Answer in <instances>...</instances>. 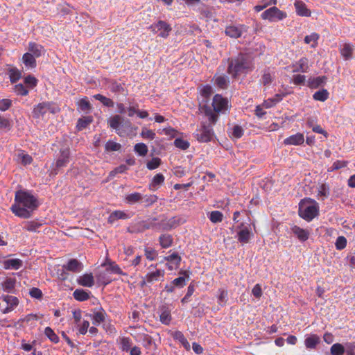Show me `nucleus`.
<instances>
[{
  "mask_svg": "<svg viewBox=\"0 0 355 355\" xmlns=\"http://www.w3.org/2000/svg\"><path fill=\"white\" fill-rule=\"evenodd\" d=\"M15 203L12 205V211L17 216L28 218L32 211L39 206L37 198L31 193L24 190L16 191L15 196Z\"/></svg>",
  "mask_w": 355,
  "mask_h": 355,
  "instance_id": "obj_1",
  "label": "nucleus"
},
{
  "mask_svg": "<svg viewBox=\"0 0 355 355\" xmlns=\"http://www.w3.org/2000/svg\"><path fill=\"white\" fill-rule=\"evenodd\" d=\"M227 100L221 95L216 94L212 101L213 109L207 105L201 107V112L207 117L211 124H215L218 119V113L227 109Z\"/></svg>",
  "mask_w": 355,
  "mask_h": 355,
  "instance_id": "obj_2",
  "label": "nucleus"
},
{
  "mask_svg": "<svg viewBox=\"0 0 355 355\" xmlns=\"http://www.w3.org/2000/svg\"><path fill=\"white\" fill-rule=\"evenodd\" d=\"M252 67V61L247 54L239 53L236 58L230 60L227 72L236 78L238 75L245 73Z\"/></svg>",
  "mask_w": 355,
  "mask_h": 355,
  "instance_id": "obj_3",
  "label": "nucleus"
},
{
  "mask_svg": "<svg viewBox=\"0 0 355 355\" xmlns=\"http://www.w3.org/2000/svg\"><path fill=\"white\" fill-rule=\"evenodd\" d=\"M59 111V107L56 106L54 103L44 101L34 106L32 111V114L34 119H38L43 116L47 112H49L52 114H55Z\"/></svg>",
  "mask_w": 355,
  "mask_h": 355,
  "instance_id": "obj_4",
  "label": "nucleus"
},
{
  "mask_svg": "<svg viewBox=\"0 0 355 355\" xmlns=\"http://www.w3.org/2000/svg\"><path fill=\"white\" fill-rule=\"evenodd\" d=\"M214 124H211L210 121L207 125L205 123H203L201 128L197 130L196 134V138L198 141L200 142H208L210 141L214 134L212 130V125Z\"/></svg>",
  "mask_w": 355,
  "mask_h": 355,
  "instance_id": "obj_5",
  "label": "nucleus"
},
{
  "mask_svg": "<svg viewBox=\"0 0 355 355\" xmlns=\"http://www.w3.org/2000/svg\"><path fill=\"white\" fill-rule=\"evenodd\" d=\"M319 207L316 202L313 201V205H308L304 209L300 207L299 215L301 218L307 221H311L318 215Z\"/></svg>",
  "mask_w": 355,
  "mask_h": 355,
  "instance_id": "obj_6",
  "label": "nucleus"
},
{
  "mask_svg": "<svg viewBox=\"0 0 355 355\" xmlns=\"http://www.w3.org/2000/svg\"><path fill=\"white\" fill-rule=\"evenodd\" d=\"M286 17V13L279 10L276 6H273L267 9L261 14L262 19H268L270 21L282 20L283 19H285Z\"/></svg>",
  "mask_w": 355,
  "mask_h": 355,
  "instance_id": "obj_7",
  "label": "nucleus"
},
{
  "mask_svg": "<svg viewBox=\"0 0 355 355\" xmlns=\"http://www.w3.org/2000/svg\"><path fill=\"white\" fill-rule=\"evenodd\" d=\"M237 239L241 243H248L253 236V233L250 224L241 223L238 225Z\"/></svg>",
  "mask_w": 355,
  "mask_h": 355,
  "instance_id": "obj_8",
  "label": "nucleus"
},
{
  "mask_svg": "<svg viewBox=\"0 0 355 355\" xmlns=\"http://www.w3.org/2000/svg\"><path fill=\"white\" fill-rule=\"evenodd\" d=\"M149 29L153 33L159 31V36L162 38L168 37L170 32L172 31L171 25L163 20H159L157 23L150 25Z\"/></svg>",
  "mask_w": 355,
  "mask_h": 355,
  "instance_id": "obj_9",
  "label": "nucleus"
},
{
  "mask_svg": "<svg viewBox=\"0 0 355 355\" xmlns=\"http://www.w3.org/2000/svg\"><path fill=\"white\" fill-rule=\"evenodd\" d=\"M180 225V219L172 217L168 220L159 221V230L168 231L177 227Z\"/></svg>",
  "mask_w": 355,
  "mask_h": 355,
  "instance_id": "obj_10",
  "label": "nucleus"
},
{
  "mask_svg": "<svg viewBox=\"0 0 355 355\" xmlns=\"http://www.w3.org/2000/svg\"><path fill=\"white\" fill-rule=\"evenodd\" d=\"M63 270L73 272H78L83 270V265L76 259H70L66 265H63Z\"/></svg>",
  "mask_w": 355,
  "mask_h": 355,
  "instance_id": "obj_11",
  "label": "nucleus"
},
{
  "mask_svg": "<svg viewBox=\"0 0 355 355\" xmlns=\"http://www.w3.org/2000/svg\"><path fill=\"white\" fill-rule=\"evenodd\" d=\"M291 232L293 234H294L297 237V239L300 241H302V242L306 241L309 239V235H310V232H309V230L302 229L300 227L297 226V225H294L291 228Z\"/></svg>",
  "mask_w": 355,
  "mask_h": 355,
  "instance_id": "obj_12",
  "label": "nucleus"
},
{
  "mask_svg": "<svg viewBox=\"0 0 355 355\" xmlns=\"http://www.w3.org/2000/svg\"><path fill=\"white\" fill-rule=\"evenodd\" d=\"M296 12L298 15L302 17H310L311 12L307 8L306 4L300 0H297L294 3Z\"/></svg>",
  "mask_w": 355,
  "mask_h": 355,
  "instance_id": "obj_13",
  "label": "nucleus"
},
{
  "mask_svg": "<svg viewBox=\"0 0 355 355\" xmlns=\"http://www.w3.org/2000/svg\"><path fill=\"white\" fill-rule=\"evenodd\" d=\"M304 141V137L303 134L297 133L285 139L284 143L286 145H300L303 144Z\"/></svg>",
  "mask_w": 355,
  "mask_h": 355,
  "instance_id": "obj_14",
  "label": "nucleus"
},
{
  "mask_svg": "<svg viewBox=\"0 0 355 355\" xmlns=\"http://www.w3.org/2000/svg\"><path fill=\"white\" fill-rule=\"evenodd\" d=\"M261 73V83L264 86L270 85L274 78V71H271L270 68H266Z\"/></svg>",
  "mask_w": 355,
  "mask_h": 355,
  "instance_id": "obj_15",
  "label": "nucleus"
},
{
  "mask_svg": "<svg viewBox=\"0 0 355 355\" xmlns=\"http://www.w3.org/2000/svg\"><path fill=\"white\" fill-rule=\"evenodd\" d=\"M78 284L85 287H92L94 284V277L92 273L84 274L80 276L77 280Z\"/></svg>",
  "mask_w": 355,
  "mask_h": 355,
  "instance_id": "obj_16",
  "label": "nucleus"
},
{
  "mask_svg": "<svg viewBox=\"0 0 355 355\" xmlns=\"http://www.w3.org/2000/svg\"><path fill=\"white\" fill-rule=\"evenodd\" d=\"M146 230H148V227L145 220L139 221L128 227V232L131 234L141 233Z\"/></svg>",
  "mask_w": 355,
  "mask_h": 355,
  "instance_id": "obj_17",
  "label": "nucleus"
},
{
  "mask_svg": "<svg viewBox=\"0 0 355 355\" xmlns=\"http://www.w3.org/2000/svg\"><path fill=\"white\" fill-rule=\"evenodd\" d=\"M69 162V157H62L57 160L56 163L52 164L51 175L58 174L59 170L67 166Z\"/></svg>",
  "mask_w": 355,
  "mask_h": 355,
  "instance_id": "obj_18",
  "label": "nucleus"
},
{
  "mask_svg": "<svg viewBox=\"0 0 355 355\" xmlns=\"http://www.w3.org/2000/svg\"><path fill=\"white\" fill-rule=\"evenodd\" d=\"M121 119L122 117L120 115L116 114L113 116L108 120V123L110 128L114 129L116 130V132L120 136L122 135L121 131L119 128L121 123Z\"/></svg>",
  "mask_w": 355,
  "mask_h": 355,
  "instance_id": "obj_19",
  "label": "nucleus"
},
{
  "mask_svg": "<svg viewBox=\"0 0 355 355\" xmlns=\"http://www.w3.org/2000/svg\"><path fill=\"white\" fill-rule=\"evenodd\" d=\"M23 265V262L19 259H8L5 260L3 261V268L6 270L8 269H14V270H18Z\"/></svg>",
  "mask_w": 355,
  "mask_h": 355,
  "instance_id": "obj_20",
  "label": "nucleus"
},
{
  "mask_svg": "<svg viewBox=\"0 0 355 355\" xmlns=\"http://www.w3.org/2000/svg\"><path fill=\"white\" fill-rule=\"evenodd\" d=\"M16 282L15 278L6 277L1 283L3 290L6 293H14Z\"/></svg>",
  "mask_w": 355,
  "mask_h": 355,
  "instance_id": "obj_21",
  "label": "nucleus"
},
{
  "mask_svg": "<svg viewBox=\"0 0 355 355\" xmlns=\"http://www.w3.org/2000/svg\"><path fill=\"white\" fill-rule=\"evenodd\" d=\"M293 72H306L309 69L308 60L306 58H302L297 62L293 64Z\"/></svg>",
  "mask_w": 355,
  "mask_h": 355,
  "instance_id": "obj_22",
  "label": "nucleus"
},
{
  "mask_svg": "<svg viewBox=\"0 0 355 355\" xmlns=\"http://www.w3.org/2000/svg\"><path fill=\"white\" fill-rule=\"evenodd\" d=\"M225 34L232 38H239L243 33V30L241 27L235 26H229L225 28Z\"/></svg>",
  "mask_w": 355,
  "mask_h": 355,
  "instance_id": "obj_23",
  "label": "nucleus"
},
{
  "mask_svg": "<svg viewBox=\"0 0 355 355\" xmlns=\"http://www.w3.org/2000/svg\"><path fill=\"white\" fill-rule=\"evenodd\" d=\"M128 218L129 216L125 212L120 210H116L110 214V215L108 217L107 222L110 224H112L119 219H127Z\"/></svg>",
  "mask_w": 355,
  "mask_h": 355,
  "instance_id": "obj_24",
  "label": "nucleus"
},
{
  "mask_svg": "<svg viewBox=\"0 0 355 355\" xmlns=\"http://www.w3.org/2000/svg\"><path fill=\"white\" fill-rule=\"evenodd\" d=\"M28 53L33 54L35 57L39 58L42 55L44 47L35 42H30L28 44Z\"/></svg>",
  "mask_w": 355,
  "mask_h": 355,
  "instance_id": "obj_25",
  "label": "nucleus"
},
{
  "mask_svg": "<svg viewBox=\"0 0 355 355\" xmlns=\"http://www.w3.org/2000/svg\"><path fill=\"white\" fill-rule=\"evenodd\" d=\"M35 58L31 53H26L23 55L22 61L26 67L29 68H35L37 65Z\"/></svg>",
  "mask_w": 355,
  "mask_h": 355,
  "instance_id": "obj_26",
  "label": "nucleus"
},
{
  "mask_svg": "<svg viewBox=\"0 0 355 355\" xmlns=\"http://www.w3.org/2000/svg\"><path fill=\"white\" fill-rule=\"evenodd\" d=\"M92 116H83L78 120L76 128L78 131L85 129L89 125L93 122Z\"/></svg>",
  "mask_w": 355,
  "mask_h": 355,
  "instance_id": "obj_27",
  "label": "nucleus"
},
{
  "mask_svg": "<svg viewBox=\"0 0 355 355\" xmlns=\"http://www.w3.org/2000/svg\"><path fill=\"white\" fill-rule=\"evenodd\" d=\"M164 275V270H157L155 272L148 273L146 275L145 279L147 283H153L155 281H158L161 277Z\"/></svg>",
  "mask_w": 355,
  "mask_h": 355,
  "instance_id": "obj_28",
  "label": "nucleus"
},
{
  "mask_svg": "<svg viewBox=\"0 0 355 355\" xmlns=\"http://www.w3.org/2000/svg\"><path fill=\"white\" fill-rule=\"evenodd\" d=\"M172 336L175 340H178L187 350L190 349L189 343L181 331H175L172 334Z\"/></svg>",
  "mask_w": 355,
  "mask_h": 355,
  "instance_id": "obj_29",
  "label": "nucleus"
},
{
  "mask_svg": "<svg viewBox=\"0 0 355 355\" xmlns=\"http://www.w3.org/2000/svg\"><path fill=\"white\" fill-rule=\"evenodd\" d=\"M159 241L162 248H168L172 245L173 243V239L171 235L164 234L160 235Z\"/></svg>",
  "mask_w": 355,
  "mask_h": 355,
  "instance_id": "obj_30",
  "label": "nucleus"
},
{
  "mask_svg": "<svg viewBox=\"0 0 355 355\" xmlns=\"http://www.w3.org/2000/svg\"><path fill=\"white\" fill-rule=\"evenodd\" d=\"M346 343L344 345L340 343H335L331 347L330 352L331 355H343L345 353H346Z\"/></svg>",
  "mask_w": 355,
  "mask_h": 355,
  "instance_id": "obj_31",
  "label": "nucleus"
},
{
  "mask_svg": "<svg viewBox=\"0 0 355 355\" xmlns=\"http://www.w3.org/2000/svg\"><path fill=\"white\" fill-rule=\"evenodd\" d=\"M327 80L326 76H318L313 78H309L308 80V86L311 88H318L323 85Z\"/></svg>",
  "mask_w": 355,
  "mask_h": 355,
  "instance_id": "obj_32",
  "label": "nucleus"
},
{
  "mask_svg": "<svg viewBox=\"0 0 355 355\" xmlns=\"http://www.w3.org/2000/svg\"><path fill=\"white\" fill-rule=\"evenodd\" d=\"M320 343V338L315 334H312L305 339L304 343L306 348L314 349Z\"/></svg>",
  "mask_w": 355,
  "mask_h": 355,
  "instance_id": "obj_33",
  "label": "nucleus"
},
{
  "mask_svg": "<svg viewBox=\"0 0 355 355\" xmlns=\"http://www.w3.org/2000/svg\"><path fill=\"white\" fill-rule=\"evenodd\" d=\"M171 315L170 310L166 306L162 308V313L159 315V320L162 324H169L171 321Z\"/></svg>",
  "mask_w": 355,
  "mask_h": 355,
  "instance_id": "obj_34",
  "label": "nucleus"
},
{
  "mask_svg": "<svg viewBox=\"0 0 355 355\" xmlns=\"http://www.w3.org/2000/svg\"><path fill=\"white\" fill-rule=\"evenodd\" d=\"M89 293L83 289H76L73 293L75 300L80 302L87 300L89 298Z\"/></svg>",
  "mask_w": 355,
  "mask_h": 355,
  "instance_id": "obj_35",
  "label": "nucleus"
},
{
  "mask_svg": "<svg viewBox=\"0 0 355 355\" xmlns=\"http://www.w3.org/2000/svg\"><path fill=\"white\" fill-rule=\"evenodd\" d=\"M329 96V93L326 89H322L320 90L317 91L313 95V98L315 101H318L321 102H324L328 99Z\"/></svg>",
  "mask_w": 355,
  "mask_h": 355,
  "instance_id": "obj_36",
  "label": "nucleus"
},
{
  "mask_svg": "<svg viewBox=\"0 0 355 355\" xmlns=\"http://www.w3.org/2000/svg\"><path fill=\"white\" fill-rule=\"evenodd\" d=\"M200 13L207 19H211L214 17V8L203 5L199 8Z\"/></svg>",
  "mask_w": 355,
  "mask_h": 355,
  "instance_id": "obj_37",
  "label": "nucleus"
},
{
  "mask_svg": "<svg viewBox=\"0 0 355 355\" xmlns=\"http://www.w3.org/2000/svg\"><path fill=\"white\" fill-rule=\"evenodd\" d=\"M164 176L161 173L156 174L150 184V189L155 190L158 186H160L164 181Z\"/></svg>",
  "mask_w": 355,
  "mask_h": 355,
  "instance_id": "obj_38",
  "label": "nucleus"
},
{
  "mask_svg": "<svg viewBox=\"0 0 355 355\" xmlns=\"http://www.w3.org/2000/svg\"><path fill=\"white\" fill-rule=\"evenodd\" d=\"M8 73L10 82L12 83H16L21 77V72L16 67H11L8 69Z\"/></svg>",
  "mask_w": 355,
  "mask_h": 355,
  "instance_id": "obj_39",
  "label": "nucleus"
},
{
  "mask_svg": "<svg viewBox=\"0 0 355 355\" xmlns=\"http://www.w3.org/2000/svg\"><path fill=\"white\" fill-rule=\"evenodd\" d=\"M42 225V223L37 220L27 221L25 223L24 229L28 232H37V229H39Z\"/></svg>",
  "mask_w": 355,
  "mask_h": 355,
  "instance_id": "obj_40",
  "label": "nucleus"
},
{
  "mask_svg": "<svg viewBox=\"0 0 355 355\" xmlns=\"http://www.w3.org/2000/svg\"><path fill=\"white\" fill-rule=\"evenodd\" d=\"M94 98L96 100L101 101L103 104V105H105L106 107H114V101L111 98H107L102 94H95L94 96Z\"/></svg>",
  "mask_w": 355,
  "mask_h": 355,
  "instance_id": "obj_41",
  "label": "nucleus"
},
{
  "mask_svg": "<svg viewBox=\"0 0 355 355\" xmlns=\"http://www.w3.org/2000/svg\"><path fill=\"white\" fill-rule=\"evenodd\" d=\"M142 195L140 193H132L125 196V202L128 204H135L141 202Z\"/></svg>",
  "mask_w": 355,
  "mask_h": 355,
  "instance_id": "obj_42",
  "label": "nucleus"
},
{
  "mask_svg": "<svg viewBox=\"0 0 355 355\" xmlns=\"http://www.w3.org/2000/svg\"><path fill=\"white\" fill-rule=\"evenodd\" d=\"M320 36L316 33H313L309 35H306L304 37V42L306 44H311V46L312 48H315L318 45V40L319 39Z\"/></svg>",
  "mask_w": 355,
  "mask_h": 355,
  "instance_id": "obj_43",
  "label": "nucleus"
},
{
  "mask_svg": "<svg viewBox=\"0 0 355 355\" xmlns=\"http://www.w3.org/2000/svg\"><path fill=\"white\" fill-rule=\"evenodd\" d=\"M79 108L86 113H88L92 108L90 102L87 97L81 98L78 103Z\"/></svg>",
  "mask_w": 355,
  "mask_h": 355,
  "instance_id": "obj_44",
  "label": "nucleus"
},
{
  "mask_svg": "<svg viewBox=\"0 0 355 355\" xmlns=\"http://www.w3.org/2000/svg\"><path fill=\"white\" fill-rule=\"evenodd\" d=\"M93 323L98 325L105 320V311L101 308V311L94 312L92 315Z\"/></svg>",
  "mask_w": 355,
  "mask_h": 355,
  "instance_id": "obj_45",
  "label": "nucleus"
},
{
  "mask_svg": "<svg viewBox=\"0 0 355 355\" xmlns=\"http://www.w3.org/2000/svg\"><path fill=\"white\" fill-rule=\"evenodd\" d=\"M44 334L51 342L54 343H58L59 342V337L51 327H47L45 328Z\"/></svg>",
  "mask_w": 355,
  "mask_h": 355,
  "instance_id": "obj_46",
  "label": "nucleus"
},
{
  "mask_svg": "<svg viewBox=\"0 0 355 355\" xmlns=\"http://www.w3.org/2000/svg\"><path fill=\"white\" fill-rule=\"evenodd\" d=\"M128 167L125 164H121L120 166L114 168L112 171H111L108 175L107 179L112 180L116 174L123 173L128 170Z\"/></svg>",
  "mask_w": 355,
  "mask_h": 355,
  "instance_id": "obj_47",
  "label": "nucleus"
},
{
  "mask_svg": "<svg viewBox=\"0 0 355 355\" xmlns=\"http://www.w3.org/2000/svg\"><path fill=\"white\" fill-rule=\"evenodd\" d=\"M353 49L350 44H345L340 50L341 55L345 60H349L352 57Z\"/></svg>",
  "mask_w": 355,
  "mask_h": 355,
  "instance_id": "obj_48",
  "label": "nucleus"
},
{
  "mask_svg": "<svg viewBox=\"0 0 355 355\" xmlns=\"http://www.w3.org/2000/svg\"><path fill=\"white\" fill-rule=\"evenodd\" d=\"M155 132L146 127L141 128V136L143 139L153 140L155 138Z\"/></svg>",
  "mask_w": 355,
  "mask_h": 355,
  "instance_id": "obj_49",
  "label": "nucleus"
},
{
  "mask_svg": "<svg viewBox=\"0 0 355 355\" xmlns=\"http://www.w3.org/2000/svg\"><path fill=\"white\" fill-rule=\"evenodd\" d=\"M157 200V197L155 195H146L142 196L141 202L144 203L146 207H148Z\"/></svg>",
  "mask_w": 355,
  "mask_h": 355,
  "instance_id": "obj_50",
  "label": "nucleus"
},
{
  "mask_svg": "<svg viewBox=\"0 0 355 355\" xmlns=\"http://www.w3.org/2000/svg\"><path fill=\"white\" fill-rule=\"evenodd\" d=\"M3 300L5 301L8 306L15 308L19 304V300L17 297L12 295H4L3 296Z\"/></svg>",
  "mask_w": 355,
  "mask_h": 355,
  "instance_id": "obj_51",
  "label": "nucleus"
},
{
  "mask_svg": "<svg viewBox=\"0 0 355 355\" xmlns=\"http://www.w3.org/2000/svg\"><path fill=\"white\" fill-rule=\"evenodd\" d=\"M14 92L19 96H26L28 94L27 88L21 83L15 85L14 87Z\"/></svg>",
  "mask_w": 355,
  "mask_h": 355,
  "instance_id": "obj_52",
  "label": "nucleus"
},
{
  "mask_svg": "<svg viewBox=\"0 0 355 355\" xmlns=\"http://www.w3.org/2000/svg\"><path fill=\"white\" fill-rule=\"evenodd\" d=\"M223 217V215L220 211H213L210 213L209 220L214 223H217L222 221Z\"/></svg>",
  "mask_w": 355,
  "mask_h": 355,
  "instance_id": "obj_53",
  "label": "nucleus"
},
{
  "mask_svg": "<svg viewBox=\"0 0 355 355\" xmlns=\"http://www.w3.org/2000/svg\"><path fill=\"white\" fill-rule=\"evenodd\" d=\"M164 259L168 261L174 263L177 267L180 265L182 260L181 257L178 254V252H173L171 255L164 257Z\"/></svg>",
  "mask_w": 355,
  "mask_h": 355,
  "instance_id": "obj_54",
  "label": "nucleus"
},
{
  "mask_svg": "<svg viewBox=\"0 0 355 355\" xmlns=\"http://www.w3.org/2000/svg\"><path fill=\"white\" fill-rule=\"evenodd\" d=\"M174 146L180 149L186 150L189 146V143L183 139L177 138L174 141Z\"/></svg>",
  "mask_w": 355,
  "mask_h": 355,
  "instance_id": "obj_55",
  "label": "nucleus"
},
{
  "mask_svg": "<svg viewBox=\"0 0 355 355\" xmlns=\"http://www.w3.org/2000/svg\"><path fill=\"white\" fill-rule=\"evenodd\" d=\"M161 164V159L158 157H153V159L147 162V168L149 170L157 168Z\"/></svg>",
  "mask_w": 355,
  "mask_h": 355,
  "instance_id": "obj_56",
  "label": "nucleus"
},
{
  "mask_svg": "<svg viewBox=\"0 0 355 355\" xmlns=\"http://www.w3.org/2000/svg\"><path fill=\"white\" fill-rule=\"evenodd\" d=\"M195 291V286L191 284L187 288V292L185 296L181 300L182 304H184L190 301V297L193 294Z\"/></svg>",
  "mask_w": 355,
  "mask_h": 355,
  "instance_id": "obj_57",
  "label": "nucleus"
},
{
  "mask_svg": "<svg viewBox=\"0 0 355 355\" xmlns=\"http://www.w3.org/2000/svg\"><path fill=\"white\" fill-rule=\"evenodd\" d=\"M347 245V239L343 236H339L335 243L336 248L338 250H343Z\"/></svg>",
  "mask_w": 355,
  "mask_h": 355,
  "instance_id": "obj_58",
  "label": "nucleus"
},
{
  "mask_svg": "<svg viewBox=\"0 0 355 355\" xmlns=\"http://www.w3.org/2000/svg\"><path fill=\"white\" fill-rule=\"evenodd\" d=\"M135 150L139 155H146L148 153V147L144 143H139L135 146Z\"/></svg>",
  "mask_w": 355,
  "mask_h": 355,
  "instance_id": "obj_59",
  "label": "nucleus"
},
{
  "mask_svg": "<svg viewBox=\"0 0 355 355\" xmlns=\"http://www.w3.org/2000/svg\"><path fill=\"white\" fill-rule=\"evenodd\" d=\"M121 146L120 144L112 141H108L105 144V149L107 151H118L121 149Z\"/></svg>",
  "mask_w": 355,
  "mask_h": 355,
  "instance_id": "obj_60",
  "label": "nucleus"
},
{
  "mask_svg": "<svg viewBox=\"0 0 355 355\" xmlns=\"http://www.w3.org/2000/svg\"><path fill=\"white\" fill-rule=\"evenodd\" d=\"M11 127L10 120L0 115V129L9 130Z\"/></svg>",
  "mask_w": 355,
  "mask_h": 355,
  "instance_id": "obj_61",
  "label": "nucleus"
},
{
  "mask_svg": "<svg viewBox=\"0 0 355 355\" xmlns=\"http://www.w3.org/2000/svg\"><path fill=\"white\" fill-rule=\"evenodd\" d=\"M215 83L218 87L225 89L228 84V79L225 76H220L216 78Z\"/></svg>",
  "mask_w": 355,
  "mask_h": 355,
  "instance_id": "obj_62",
  "label": "nucleus"
},
{
  "mask_svg": "<svg viewBox=\"0 0 355 355\" xmlns=\"http://www.w3.org/2000/svg\"><path fill=\"white\" fill-rule=\"evenodd\" d=\"M145 221L147 225L148 230L155 229V230H159V222H157V218H151Z\"/></svg>",
  "mask_w": 355,
  "mask_h": 355,
  "instance_id": "obj_63",
  "label": "nucleus"
},
{
  "mask_svg": "<svg viewBox=\"0 0 355 355\" xmlns=\"http://www.w3.org/2000/svg\"><path fill=\"white\" fill-rule=\"evenodd\" d=\"M121 349L123 351L128 352L130 349L132 342L130 338L123 337L121 340Z\"/></svg>",
  "mask_w": 355,
  "mask_h": 355,
  "instance_id": "obj_64",
  "label": "nucleus"
}]
</instances>
